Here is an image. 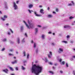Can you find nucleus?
<instances>
[{
    "label": "nucleus",
    "mask_w": 75,
    "mask_h": 75,
    "mask_svg": "<svg viewBox=\"0 0 75 75\" xmlns=\"http://www.w3.org/2000/svg\"><path fill=\"white\" fill-rule=\"evenodd\" d=\"M48 56L49 58H51V56H50V54H48Z\"/></svg>",
    "instance_id": "33"
},
{
    "label": "nucleus",
    "mask_w": 75,
    "mask_h": 75,
    "mask_svg": "<svg viewBox=\"0 0 75 75\" xmlns=\"http://www.w3.org/2000/svg\"><path fill=\"white\" fill-rule=\"evenodd\" d=\"M23 54H24V56L25 57V56H26V54H25V52L24 51L23 52Z\"/></svg>",
    "instance_id": "16"
},
{
    "label": "nucleus",
    "mask_w": 75,
    "mask_h": 75,
    "mask_svg": "<svg viewBox=\"0 0 75 75\" xmlns=\"http://www.w3.org/2000/svg\"><path fill=\"white\" fill-rule=\"evenodd\" d=\"M45 62H48V59H47V57L45 58Z\"/></svg>",
    "instance_id": "12"
},
{
    "label": "nucleus",
    "mask_w": 75,
    "mask_h": 75,
    "mask_svg": "<svg viewBox=\"0 0 75 75\" xmlns=\"http://www.w3.org/2000/svg\"><path fill=\"white\" fill-rule=\"evenodd\" d=\"M74 18V17H72V16H71L70 17V20H71V19H72L73 18Z\"/></svg>",
    "instance_id": "25"
},
{
    "label": "nucleus",
    "mask_w": 75,
    "mask_h": 75,
    "mask_svg": "<svg viewBox=\"0 0 75 75\" xmlns=\"http://www.w3.org/2000/svg\"><path fill=\"white\" fill-rule=\"evenodd\" d=\"M49 64H50V65H52L53 64L51 62H49Z\"/></svg>",
    "instance_id": "36"
},
{
    "label": "nucleus",
    "mask_w": 75,
    "mask_h": 75,
    "mask_svg": "<svg viewBox=\"0 0 75 75\" xmlns=\"http://www.w3.org/2000/svg\"><path fill=\"white\" fill-rule=\"evenodd\" d=\"M10 51H11V52H12V51H13V49H11L10 50Z\"/></svg>",
    "instance_id": "48"
},
{
    "label": "nucleus",
    "mask_w": 75,
    "mask_h": 75,
    "mask_svg": "<svg viewBox=\"0 0 75 75\" xmlns=\"http://www.w3.org/2000/svg\"><path fill=\"white\" fill-rule=\"evenodd\" d=\"M6 25H7V26H8V25H9V24H8V23H7L6 24Z\"/></svg>",
    "instance_id": "54"
},
{
    "label": "nucleus",
    "mask_w": 75,
    "mask_h": 75,
    "mask_svg": "<svg viewBox=\"0 0 75 75\" xmlns=\"http://www.w3.org/2000/svg\"><path fill=\"white\" fill-rule=\"evenodd\" d=\"M9 56H14V54H11V53H9Z\"/></svg>",
    "instance_id": "18"
},
{
    "label": "nucleus",
    "mask_w": 75,
    "mask_h": 75,
    "mask_svg": "<svg viewBox=\"0 0 75 75\" xmlns=\"http://www.w3.org/2000/svg\"><path fill=\"white\" fill-rule=\"evenodd\" d=\"M23 22L24 23H25V24L26 27H28V28L29 29H30V28H29V26H28V24H27V23H26V22H25V21H23Z\"/></svg>",
    "instance_id": "6"
},
{
    "label": "nucleus",
    "mask_w": 75,
    "mask_h": 75,
    "mask_svg": "<svg viewBox=\"0 0 75 75\" xmlns=\"http://www.w3.org/2000/svg\"><path fill=\"white\" fill-rule=\"evenodd\" d=\"M31 42H32V43H33V42H34V41H33V40H32L31 41Z\"/></svg>",
    "instance_id": "55"
},
{
    "label": "nucleus",
    "mask_w": 75,
    "mask_h": 75,
    "mask_svg": "<svg viewBox=\"0 0 75 75\" xmlns=\"http://www.w3.org/2000/svg\"><path fill=\"white\" fill-rule=\"evenodd\" d=\"M42 69V67L40 66V65L34 64L32 67V73H35L37 75L39 74V73L41 72Z\"/></svg>",
    "instance_id": "1"
},
{
    "label": "nucleus",
    "mask_w": 75,
    "mask_h": 75,
    "mask_svg": "<svg viewBox=\"0 0 75 75\" xmlns=\"http://www.w3.org/2000/svg\"><path fill=\"white\" fill-rule=\"evenodd\" d=\"M35 33H37L38 32V29H37V28H35Z\"/></svg>",
    "instance_id": "20"
},
{
    "label": "nucleus",
    "mask_w": 75,
    "mask_h": 75,
    "mask_svg": "<svg viewBox=\"0 0 75 75\" xmlns=\"http://www.w3.org/2000/svg\"><path fill=\"white\" fill-rule=\"evenodd\" d=\"M18 2H19V1H16L17 4H18Z\"/></svg>",
    "instance_id": "47"
},
{
    "label": "nucleus",
    "mask_w": 75,
    "mask_h": 75,
    "mask_svg": "<svg viewBox=\"0 0 75 75\" xmlns=\"http://www.w3.org/2000/svg\"><path fill=\"white\" fill-rule=\"evenodd\" d=\"M14 58V59H16V57H13Z\"/></svg>",
    "instance_id": "64"
},
{
    "label": "nucleus",
    "mask_w": 75,
    "mask_h": 75,
    "mask_svg": "<svg viewBox=\"0 0 75 75\" xmlns=\"http://www.w3.org/2000/svg\"><path fill=\"white\" fill-rule=\"evenodd\" d=\"M15 69H16V71H18V67H16L15 68Z\"/></svg>",
    "instance_id": "40"
},
{
    "label": "nucleus",
    "mask_w": 75,
    "mask_h": 75,
    "mask_svg": "<svg viewBox=\"0 0 75 75\" xmlns=\"http://www.w3.org/2000/svg\"><path fill=\"white\" fill-rule=\"evenodd\" d=\"M17 42H18V44H20V38H18L17 39Z\"/></svg>",
    "instance_id": "10"
},
{
    "label": "nucleus",
    "mask_w": 75,
    "mask_h": 75,
    "mask_svg": "<svg viewBox=\"0 0 75 75\" xmlns=\"http://www.w3.org/2000/svg\"><path fill=\"white\" fill-rule=\"evenodd\" d=\"M72 4H68V6H71Z\"/></svg>",
    "instance_id": "28"
},
{
    "label": "nucleus",
    "mask_w": 75,
    "mask_h": 75,
    "mask_svg": "<svg viewBox=\"0 0 75 75\" xmlns=\"http://www.w3.org/2000/svg\"><path fill=\"white\" fill-rule=\"evenodd\" d=\"M70 42L71 43H73V41H70Z\"/></svg>",
    "instance_id": "57"
},
{
    "label": "nucleus",
    "mask_w": 75,
    "mask_h": 75,
    "mask_svg": "<svg viewBox=\"0 0 75 75\" xmlns=\"http://www.w3.org/2000/svg\"><path fill=\"white\" fill-rule=\"evenodd\" d=\"M36 53H37V54L38 52V50L37 49L36 50Z\"/></svg>",
    "instance_id": "46"
},
{
    "label": "nucleus",
    "mask_w": 75,
    "mask_h": 75,
    "mask_svg": "<svg viewBox=\"0 0 75 75\" xmlns=\"http://www.w3.org/2000/svg\"><path fill=\"white\" fill-rule=\"evenodd\" d=\"M62 42H64V43H65V44H67V41H63Z\"/></svg>",
    "instance_id": "32"
},
{
    "label": "nucleus",
    "mask_w": 75,
    "mask_h": 75,
    "mask_svg": "<svg viewBox=\"0 0 75 75\" xmlns=\"http://www.w3.org/2000/svg\"><path fill=\"white\" fill-rule=\"evenodd\" d=\"M36 47V44L35 43H34V48H35Z\"/></svg>",
    "instance_id": "24"
},
{
    "label": "nucleus",
    "mask_w": 75,
    "mask_h": 75,
    "mask_svg": "<svg viewBox=\"0 0 75 75\" xmlns=\"http://www.w3.org/2000/svg\"><path fill=\"white\" fill-rule=\"evenodd\" d=\"M8 35H10V32H8Z\"/></svg>",
    "instance_id": "49"
},
{
    "label": "nucleus",
    "mask_w": 75,
    "mask_h": 75,
    "mask_svg": "<svg viewBox=\"0 0 75 75\" xmlns=\"http://www.w3.org/2000/svg\"><path fill=\"white\" fill-rule=\"evenodd\" d=\"M67 38H69V35H67Z\"/></svg>",
    "instance_id": "41"
},
{
    "label": "nucleus",
    "mask_w": 75,
    "mask_h": 75,
    "mask_svg": "<svg viewBox=\"0 0 75 75\" xmlns=\"http://www.w3.org/2000/svg\"><path fill=\"white\" fill-rule=\"evenodd\" d=\"M4 72H6V73H7V72L8 71V69H6L5 70H3Z\"/></svg>",
    "instance_id": "8"
},
{
    "label": "nucleus",
    "mask_w": 75,
    "mask_h": 75,
    "mask_svg": "<svg viewBox=\"0 0 75 75\" xmlns=\"http://www.w3.org/2000/svg\"><path fill=\"white\" fill-rule=\"evenodd\" d=\"M52 68H53V69H55V68L54 67H52Z\"/></svg>",
    "instance_id": "58"
},
{
    "label": "nucleus",
    "mask_w": 75,
    "mask_h": 75,
    "mask_svg": "<svg viewBox=\"0 0 75 75\" xmlns=\"http://www.w3.org/2000/svg\"><path fill=\"white\" fill-rule=\"evenodd\" d=\"M4 18H7V16H6L5 15L4 16Z\"/></svg>",
    "instance_id": "23"
},
{
    "label": "nucleus",
    "mask_w": 75,
    "mask_h": 75,
    "mask_svg": "<svg viewBox=\"0 0 75 75\" xmlns=\"http://www.w3.org/2000/svg\"><path fill=\"white\" fill-rule=\"evenodd\" d=\"M34 13L35 14L36 16H37V17L40 16V15H38L37 14V12H34Z\"/></svg>",
    "instance_id": "9"
},
{
    "label": "nucleus",
    "mask_w": 75,
    "mask_h": 75,
    "mask_svg": "<svg viewBox=\"0 0 75 75\" xmlns=\"http://www.w3.org/2000/svg\"><path fill=\"white\" fill-rule=\"evenodd\" d=\"M39 7H42V6L41 5L39 6Z\"/></svg>",
    "instance_id": "60"
},
{
    "label": "nucleus",
    "mask_w": 75,
    "mask_h": 75,
    "mask_svg": "<svg viewBox=\"0 0 75 75\" xmlns=\"http://www.w3.org/2000/svg\"><path fill=\"white\" fill-rule=\"evenodd\" d=\"M43 11H44V10H43V9H41L40 10V13H42V14H44V12H43Z\"/></svg>",
    "instance_id": "7"
},
{
    "label": "nucleus",
    "mask_w": 75,
    "mask_h": 75,
    "mask_svg": "<svg viewBox=\"0 0 75 75\" xmlns=\"http://www.w3.org/2000/svg\"><path fill=\"white\" fill-rule=\"evenodd\" d=\"M64 50L63 49L59 48V51H58V52L59 54H61V52H63Z\"/></svg>",
    "instance_id": "3"
},
{
    "label": "nucleus",
    "mask_w": 75,
    "mask_h": 75,
    "mask_svg": "<svg viewBox=\"0 0 75 75\" xmlns=\"http://www.w3.org/2000/svg\"><path fill=\"white\" fill-rule=\"evenodd\" d=\"M38 26L39 27H41V25H38Z\"/></svg>",
    "instance_id": "50"
},
{
    "label": "nucleus",
    "mask_w": 75,
    "mask_h": 75,
    "mask_svg": "<svg viewBox=\"0 0 75 75\" xmlns=\"http://www.w3.org/2000/svg\"><path fill=\"white\" fill-rule=\"evenodd\" d=\"M28 11H29L30 13H32V11L33 12V11H31L30 10H28Z\"/></svg>",
    "instance_id": "21"
},
{
    "label": "nucleus",
    "mask_w": 75,
    "mask_h": 75,
    "mask_svg": "<svg viewBox=\"0 0 75 75\" xmlns=\"http://www.w3.org/2000/svg\"><path fill=\"white\" fill-rule=\"evenodd\" d=\"M61 64H62V65H65V62L63 61L61 63Z\"/></svg>",
    "instance_id": "19"
},
{
    "label": "nucleus",
    "mask_w": 75,
    "mask_h": 75,
    "mask_svg": "<svg viewBox=\"0 0 75 75\" xmlns=\"http://www.w3.org/2000/svg\"><path fill=\"white\" fill-rule=\"evenodd\" d=\"M68 27H69V25H65L64 27V28H68Z\"/></svg>",
    "instance_id": "14"
},
{
    "label": "nucleus",
    "mask_w": 75,
    "mask_h": 75,
    "mask_svg": "<svg viewBox=\"0 0 75 75\" xmlns=\"http://www.w3.org/2000/svg\"><path fill=\"white\" fill-rule=\"evenodd\" d=\"M33 5L32 4H30L29 6V8H31L32 7H33Z\"/></svg>",
    "instance_id": "11"
},
{
    "label": "nucleus",
    "mask_w": 75,
    "mask_h": 75,
    "mask_svg": "<svg viewBox=\"0 0 75 75\" xmlns=\"http://www.w3.org/2000/svg\"><path fill=\"white\" fill-rule=\"evenodd\" d=\"M71 3H72L73 4H74V1H72Z\"/></svg>",
    "instance_id": "53"
},
{
    "label": "nucleus",
    "mask_w": 75,
    "mask_h": 75,
    "mask_svg": "<svg viewBox=\"0 0 75 75\" xmlns=\"http://www.w3.org/2000/svg\"><path fill=\"white\" fill-rule=\"evenodd\" d=\"M13 7L14 8L15 10H17V8H18V7L16 5V4L15 3V2H13Z\"/></svg>",
    "instance_id": "2"
},
{
    "label": "nucleus",
    "mask_w": 75,
    "mask_h": 75,
    "mask_svg": "<svg viewBox=\"0 0 75 75\" xmlns=\"http://www.w3.org/2000/svg\"><path fill=\"white\" fill-rule=\"evenodd\" d=\"M25 35L26 36V37H27V36H28L27 34L26 33H25Z\"/></svg>",
    "instance_id": "42"
},
{
    "label": "nucleus",
    "mask_w": 75,
    "mask_h": 75,
    "mask_svg": "<svg viewBox=\"0 0 75 75\" xmlns=\"http://www.w3.org/2000/svg\"><path fill=\"white\" fill-rule=\"evenodd\" d=\"M66 66L67 67H68V64L67 63L66 64Z\"/></svg>",
    "instance_id": "38"
},
{
    "label": "nucleus",
    "mask_w": 75,
    "mask_h": 75,
    "mask_svg": "<svg viewBox=\"0 0 75 75\" xmlns=\"http://www.w3.org/2000/svg\"><path fill=\"white\" fill-rule=\"evenodd\" d=\"M73 74L74 75H75V71L74 70L73 72Z\"/></svg>",
    "instance_id": "31"
},
{
    "label": "nucleus",
    "mask_w": 75,
    "mask_h": 75,
    "mask_svg": "<svg viewBox=\"0 0 75 75\" xmlns=\"http://www.w3.org/2000/svg\"><path fill=\"white\" fill-rule=\"evenodd\" d=\"M28 22L29 25L30 27H31V26L32 25V24L31 23V22L30 21L28 20Z\"/></svg>",
    "instance_id": "5"
},
{
    "label": "nucleus",
    "mask_w": 75,
    "mask_h": 75,
    "mask_svg": "<svg viewBox=\"0 0 75 75\" xmlns=\"http://www.w3.org/2000/svg\"><path fill=\"white\" fill-rule=\"evenodd\" d=\"M49 72L50 73V74H52L53 75V74H54V72L53 71H49Z\"/></svg>",
    "instance_id": "22"
},
{
    "label": "nucleus",
    "mask_w": 75,
    "mask_h": 75,
    "mask_svg": "<svg viewBox=\"0 0 75 75\" xmlns=\"http://www.w3.org/2000/svg\"><path fill=\"white\" fill-rule=\"evenodd\" d=\"M4 50H5V48H3L2 49L1 51H4Z\"/></svg>",
    "instance_id": "37"
},
{
    "label": "nucleus",
    "mask_w": 75,
    "mask_h": 75,
    "mask_svg": "<svg viewBox=\"0 0 75 75\" xmlns=\"http://www.w3.org/2000/svg\"><path fill=\"white\" fill-rule=\"evenodd\" d=\"M3 41H7V39H4L3 40Z\"/></svg>",
    "instance_id": "29"
},
{
    "label": "nucleus",
    "mask_w": 75,
    "mask_h": 75,
    "mask_svg": "<svg viewBox=\"0 0 75 75\" xmlns=\"http://www.w3.org/2000/svg\"><path fill=\"white\" fill-rule=\"evenodd\" d=\"M0 14H2V13L1 12V11H0Z\"/></svg>",
    "instance_id": "63"
},
{
    "label": "nucleus",
    "mask_w": 75,
    "mask_h": 75,
    "mask_svg": "<svg viewBox=\"0 0 75 75\" xmlns=\"http://www.w3.org/2000/svg\"><path fill=\"white\" fill-rule=\"evenodd\" d=\"M22 69L23 70L25 69V68L24 67H23V66H22Z\"/></svg>",
    "instance_id": "27"
},
{
    "label": "nucleus",
    "mask_w": 75,
    "mask_h": 75,
    "mask_svg": "<svg viewBox=\"0 0 75 75\" xmlns=\"http://www.w3.org/2000/svg\"><path fill=\"white\" fill-rule=\"evenodd\" d=\"M42 39H44V38H45V35H42Z\"/></svg>",
    "instance_id": "17"
},
{
    "label": "nucleus",
    "mask_w": 75,
    "mask_h": 75,
    "mask_svg": "<svg viewBox=\"0 0 75 75\" xmlns=\"http://www.w3.org/2000/svg\"><path fill=\"white\" fill-rule=\"evenodd\" d=\"M25 39L23 38V40H22V42H25V41L24 40H25Z\"/></svg>",
    "instance_id": "30"
},
{
    "label": "nucleus",
    "mask_w": 75,
    "mask_h": 75,
    "mask_svg": "<svg viewBox=\"0 0 75 75\" xmlns=\"http://www.w3.org/2000/svg\"><path fill=\"white\" fill-rule=\"evenodd\" d=\"M26 62V61H23L24 63H25V62Z\"/></svg>",
    "instance_id": "61"
},
{
    "label": "nucleus",
    "mask_w": 75,
    "mask_h": 75,
    "mask_svg": "<svg viewBox=\"0 0 75 75\" xmlns=\"http://www.w3.org/2000/svg\"><path fill=\"white\" fill-rule=\"evenodd\" d=\"M51 32H48V34H51Z\"/></svg>",
    "instance_id": "51"
},
{
    "label": "nucleus",
    "mask_w": 75,
    "mask_h": 75,
    "mask_svg": "<svg viewBox=\"0 0 75 75\" xmlns=\"http://www.w3.org/2000/svg\"><path fill=\"white\" fill-rule=\"evenodd\" d=\"M60 72L61 73V74H62L63 72L62 71H60Z\"/></svg>",
    "instance_id": "45"
},
{
    "label": "nucleus",
    "mask_w": 75,
    "mask_h": 75,
    "mask_svg": "<svg viewBox=\"0 0 75 75\" xmlns=\"http://www.w3.org/2000/svg\"><path fill=\"white\" fill-rule=\"evenodd\" d=\"M71 61H72V60H73V59H72V58H71V59H70Z\"/></svg>",
    "instance_id": "59"
},
{
    "label": "nucleus",
    "mask_w": 75,
    "mask_h": 75,
    "mask_svg": "<svg viewBox=\"0 0 75 75\" xmlns=\"http://www.w3.org/2000/svg\"><path fill=\"white\" fill-rule=\"evenodd\" d=\"M50 54L51 55H52V52H50Z\"/></svg>",
    "instance_id": "34"
},
{
    "label": "nucleus",
    "mask_w": 75,
    "mask_h": 75,
    "mask_svg": "<svg viewBox=\"0 0 75 75\" xmlns=\"http://www.w3.org/2000/svg\"><path fill=\"white\" fill-rule=\"evenodd\" d=\"M17 60H16L14 61V62H11L12 64H17Z\"/></svg>",
    "instance_id": "4"
},
{
    "label": "nucleus",
    "mask_w": 75,
    "mask_h": 75,
    "mask_svg": "<svg viewBox=\"0 0 75 75\" xmlns=\"http://www.w3.org/2000/svg\"><path fill=\"white\" fill-rule=\"evenodd\" d=\"M48 17L50 18H52V15H48Z\"/></svg>",
    "instance_id": "13"
},
{
    "label": "nucleus",
    "mask_w": 75,
    "mask_h": 75,
    "mask_svg": "<svg viewBox=\"0 0 75 75\" xmlns=\"http://www.w3.org/2000/svg\"><path fill=\"white\" fill-rule=\"evenodd\" d=\"M56 11L57 12H58V9L57 8L56 9Z\"/></svg>",
    "instance_id": "44"
},
{
    "label": "nucleus",
    "mask_w": 75,
    "mask_h": 75,
    "mask_svg": "<svg viewBox=\"0 0 75 75\" xmlns=\"http://www.w3.org/2000/svg\"><path fill=\"white\" fill-rule=\"evenodd\" d=\"M27 58L28 59L29 58V54H28L27 56Z\"/></svg>",
    "instance_id": "39"
},
{
    "label": "nucleus",
    "mask_w": 75,
    "mask_h": 75,
    "mask_svg": "<svg viewBox=\"0 0 75 75\" xmlns=\"http://www.w3.org/2000/svg\"><path fill=\"white\" fill-rule=\"evenodd\" d=\"M1 19L3 21H5V19H4L3 18H1Z\"/></svg>",
    "instance_id": "35"
},
{
    "label": "nucleus",
    "mask_w": 75,
    "mask_h": 75,
    "mask_svg": "<svg viewBox=\"0 0 75 75\" xmlns=\"http://www.w3.org/2000/svg\"><path fill=\"white\" fill-rule=\"evenodd\" d=\"M53 14H56V13L54 11L53 12Z\"/></svg>",
    "instance_id": "52"
},
{
    "label": "nucleus",
    "mask_w": 75,
    "mask_h": 75,
    "mask_svg": "<svg viewBox=\"0 0 75 75\" xmlns=\"http://www.w3.org/2000/svg\"><path fill=\"white\" fill-rule=\"evenodd\" d=\"M9 30L10 31H11V33H13V30H12L11 29H9Z\"/></svg>",
    "instance_id": "26"
},
{
    "label": "nucleus",
    "mask_w": 75,
    "mask_h": 75,
    "mask_svg": "<svg viewBox=\"0 0 75 75\" xmlns=\"http://www.w3.org/2000/svg\"><path fill=\"white\" fill-rule=\"evenodd\" d=\"M50 10V7H48V10Z\"/></svg>",
    "instance_id": "62"
},
{
    "label": "nucleus",
    "mask_w": 75,
    "mask_h": 75,
    "mask_svg": "<svg viewBox=\"0 0 75 75\" xmlns=\"http://www.w3.org/2000/svg\"><path fill=\"white\" fill-rule=\"evenodd\" d=\"M9 68H10V70H11V71H14V69L13 68H12L11 67H10Z\"/></svg>",
    "instance_id": "15"
},
{
    "label": "nucleus",
    "mask_w": 75,
    "mask_h": 75,
    "mask_svg": "<svg viewBox=\"0 0 75 75\" xmlns=\"http://www.w3.org/2000/svg\"><path fill=\"white\" fill-rule=\"evenodd\" d=\"M61 61H62V59H60L59 60V62H61Z\"/></svg>",
    "instance_id": "43"
},
{
    "label": "nucleus",
    "mask_w": 75,
    "mask_h": 75,
    "mask_svg": "<svg viewBox=\"0 0 75 75\" xmlns=\"http://www.w3.org/2000/svg\"><path fill=\"white\" fill-rule=\"evenodd\" d=\"M72 58H75V56H74L72 57Z\"/></svg>",
    "instance_id": "56"
}]
</instances>
